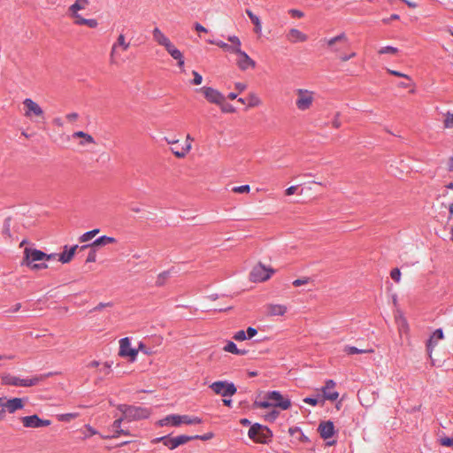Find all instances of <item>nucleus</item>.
<instances>
[{
  "instance_id": "f257e3e1",
  "label": "nucleus",
  "mask_w": 453,
  "mask_h": 453,
  "mask_svg": "<svg viewBox=\"0 0 453 453\" xmlns=\"http://www.w3.org/2000/svg\"><path fill=\"white\" fill-rule=\"evenodd\" d=\"M153 40L160 46L164 47L168 54L177 61L178 66L182 69L184 67V57L180 50L171 42L158 27L152 30Z\"/></svg>"
},
{
  "instance_id": "f03ea898",
  "label": "nucleus",
  "mask_w": 453,
  "mask_h": 453,
  "mask_svg": "<svg viewBox=\"0 0 453 453\" xmlns=\"http://www.w3.org/2000/svg\"><path fill=\"white\" fill-rule=\"evenodd\" d=\"M27 402V398L20 397H0V421L5 419L6 413L13 414L22 410Z\"/></svg>"
},
{
  "instance_id": "7ed1b4c3",
  "label": "nucleus",
  "mask_w": 453,
  "mask_h": 453,
  "mask_svg": "<svg viewBox=\"0 0 453 453\" xmlns=\"http://www.w3.org/2000/svg\"><path fill=\"white\" fill-rule=\"evenodd\" d=\"M117 409L123 415V418L128 422L148 418L151 414L149 409L141 406L119 404Z\"/></svg>"
},
{
  "instance_id": "20e7f679",
  "label": "nucleus",
  "mask_w": 453,
  "mask_h": 453,
  "mask_svg": "<svg viewBox=\"0 0 453 453\" xmlns=\"http://www.w3.org/2000/svg\"><path fill=\"white\" fill-rule=\"evenodd\" d=\"M49 374H41L29 379H20L9 373L1 376L2 384L15 387H33L44 380Z\"/></svg>"
},
{
  "instance_id": "39448f33",
  "label": "nucleus",
  "mask_w": 453,
  "mask_h": 453,
  "mask_svg": "<svg viewBox=\"0 0 453 453\" xmlns=\"http://www.w3.org/2000/svg\"><path fill=\"white\" fill-rule=\"evenodd\" d=\"M202 422H203V420L199 417L171 414V415H168L165 418L158 420L157 422V425L158 426H169V425L172 426H179L181 424L196 425V424H201Z\"/></svg>"
},
{
  "instance_id": "423d86ee",
  "label": "nucleus",
  "mask_w": 453,
  "mask_h": 453,
  "mask_svg": "<svg viewBox=\"0 0 453 453\" xmlns=\"http://www.w3.org/2000/svg\"><path fill=\"white\" fill-rule=\"evenodd\" d=\"M25 264L33 270L46 269L48 265L44 263L36 264L35 262L45 261L46 253L31 248H26L24 250Z\"/></svg>"
},
{
  "instance_id": "0eeeda50",
  "label": "nucleus",
  "mask_w": 453,
  "mask_h": 453,
  "mask_svg": "<svg viewBox=\"0 0 453 453\" xmlns=\"http://www.w3.org/2000/svg\"><path fill=\"white\" fill-rule=\"evenodd\" d=\"M24 116L32 121H43L45 114L42 108L33 99L26 98L23 101Z\"/></svg>"
},
{
  "instance_id": "6e6552de",
  "label": "nucleus",
  "mask_w": 453,
  "mask_h": 453,
  "mask_svg": "<svg viewBox=\"0 0 453 453\" xmlns=\"http://www.w3.org/2000/svg\"><path fill=\"white\" fill-rule=\"evenodd\" d=\"M248 435L255 442L265 444L271 441L273 433L267 426L256 423L250 426Z\"/></svg>"
},
{
  "instance_id": "1a4fd4ad",
  "label": "nucleus",
  "mask_w": 453,
  "mask_h": 453,
  "mask_svg": "<svg viewBox=\"0 0 453 453\" xmlns=\"http://www.w3.org/2000/svg\"><path fill=\"white\" fill-rule=\"evenodd\" d=\"M295 94L296 96V106L299 111H308L312 107L315 100L314 91L304 88H297L295 91Z\"/></svg>"
},
{
  "instance_id": "9d476101",
  "label": "nucleus",
  "mask_w": 453,
  "mask_h": 453,
  "mask_svg": "<svg viewBox=\"0 0 453 453\" xmlns=\"http://www.w3.org/2000/svg\"><path fill=\"white\" fill-rule=\"evenodd\" d=\"M228 42L231 44L226 43L223 41L208 40L210 44L217 45L225 51L238 55L242 50V42L239 37L236 35H230L227 37Z\"/></svg>"
},
{
  "instance_id": "9b49d317",
  "label": "nucleus",
  "mask_w": 453,
  "mask_h": 453,
  "mask_svg": "<svg viewBox=\"0 0 453 453\" xmlns=\"http://www.w3.org/2000/svg\"><path fill=\"white\" fill-rule=\"evenodd\" d=\"M349 39L346 34L341 33L340 35L331 38H323L320 42L331 52L339 53L342 50L341 44L347 43Z\"/></svg>"
},
{
  "instance_id": "f8f14e48",
  "label": "nucleus",
  "mask_w": 453,
  "mask_h": 453,
  "mask_svg": "<svg viewBox=\"0 0 453 453\" xmlns=\"http://www.w3.org/2000/svg\"><path fill=\"white\" fill-rule=\"evenodd\" d=\"M265 398L271 401L273 407H278L284 411L289 409L291 406V401L284 397L279 391L267 392Z\"/></svg>"
},
{
  "instance_id": "ddd939ff",
  "label": "nucleus",
  "mask_w": 453,
  "mask_h": 453,
  "mask_svg": "<svg viewBox=\"0 0 453 453\" xmlns=\"http://www.w3.org/2000/svg\"><path fill=\"white\" fill-rule=\"evenodd\" d=\"M273 273V270L266 268L262 264H257L252 268L250 274V279L254 282L265 281L271 277Z\"/></svg>"
},
{
  "instance_id": "4468645a",
  "label": "nucleus",
  "mask_w": 453,
  "mask_h": 453,
  "mask_svg": "<svg viewBox=\"0 0 453 453\" xmlns=\"http://www.w3.org/2000/svg\"><path fill=\"white\" fill-rule=\"evenodd\" d=\"M198 91L211 104L218 105L220 104L222 101L226 100L225 96L221 92L211 87H202Z\"/></svg>"
},
{
  "instance_id": "2eb2a0df",
  "label": "nucleus",
  "mask_w": 453,
  "mask_h": 453,
  "mask_svg": "<svg viewBox=\"0 0 453 453\" xmlns=\"http://www.w3.org/2000/svg\"><path fill=\"white\" fill-rule=\"evenodd\" d=\"M20 421L26 428H39L49 426L51 424L50 419H42L38 415L24 416L20 418Z\"/></svg>"
},
{
  "instance_id": "dca6fc26",
  "label": "nucleus",
  "mask_w": 453,
  "mask_h": 453,
  "mask_svg": "<svg viewBox=\"0 0 453 453\" xmlns=\"http://www.w3.org/2000/svg\"><path fill=\"white\" fill-rule=\"evenodd\" d=\"M210 388L217 395L223 396H232L236 393V388L233 383H227L226 381H215Z\"/></svg>"
},
{
  "instance_id": "f3484780",
  "label": "nucleus",
  "mask_w": 453,
  "mask_h": 453,
  "mask_svg": "<svg viewBox=\"0 0 453 453\" xmlns=\"http://www.w3.org/2000/svg\"><path fill=\"white\" fill-rule=\"evenodd\" d=\"M130 43L126 41V37L123 34H120L117 41L112 44L110 51V62L111 64L116 63V58L119 53V49H120L122 51H126L129 49Z\"/></svg>"
},
{
  "instance_id": "a211bd4d",
  "label": "nucleus",
  "mask_w": 453,
  "mask_h": 453,
  "mask_svg": "<svg viewBox=\"0 0 453 453\" xmlns=\"http://www.w3.org/2000/svg\"><path fill=\"white\" fill-rule=\"evenodd\" d=\"M138 350L131 348L130 341L127 337L122 338L119 341V355L123 357H129L131 361L136 359Z\"/></svg>"
},
{
  "instance_id": "6ab92c4d",
  "label": "nucleus",
  "mask_w": 453,
  "mask_h": 453,
  "mask_svg": "<svg viewBox=\"0 0 453 453\" xmlns=\"http://www.w3.org/2000/svg\"><path fill=\"white\" fill-rule=\"evenodd\" d=\"M236 65L242 71L248 69H254L256 62L243 50H241L237 55Z\"/></svg>"
},
{
  "instance_id": "aec40b11",
  "label": "nucleus",
  "mask_w": 453,
  "mask_h": 453,
  "mask_svg": "<svg viewBox=\"0 0 453 453\" xmlns=\"http://www.w3.org/2000/svg\"><path fill=\"white\" fill-rule=\"evenodd\" d=\"M68 15L71 19H73L75 25H83L90 28H96L98 26V22L96 19H84L79 12H68Z\"/></svg>"
},
{
  "instance_id": "412c9836",
  "label": "nucleus",
  "mask_w": 453,
  "mask_h": 453,
  "mask_svg": "<svg viewBox=\"0 0 453 453\" xmlns=\"http://www.w3.org/2000/svg\"><path fill=\"white\" fill-rule=\"evenodd\" d=\"M286 39L290 43L305 42L308 35L297 28H290L286 34Z\"/></svg>"
},
{
  "instance_id": "4be33fe9",
  "label": "nucleus",
  "mask_w": 453,
  "mask_h": 453,
  "mask_svg": "<svg viewBox=\"0 0 453 453\" xmlns=\"http://www.w3.org/2000/svg\"><path fill=\"white\" fill-rule=\"evenodd\" d=\"M193 138L190 134L186 135V139L184 141V144L180 147V150H175L174 148H171L172 153L178 158H184L192 149V142Z\"/></svg>"
},
{
  "instance_id": "5701e85b",
  "label": "nucleus",
  "mask_w": 453,
  "mask_h": 453,
  "mask_svg": "<svg viewBox=\"0 0 453 453\" xmlns=\"http://www.w3.org/2000/svg\"><path fill=\"white\" fill-rule=\"evenodd\" d=\"M335 382L332 380L326 381L325 386L322 388L323 397L326 400L335 401L339 397V393L334 390Z\"/></svg>"
},
{
  "instance_id": "b1692460",
  "label": "nucleus",
  "mask_w": 453,
  "mask_h": 453,
  "mask_svg": "<svg viewBox=\"0 0 453 453\" xmlns=\"http://www.w3.org/2000/svg\"><path fill=\"white\" fill-rule=\"evenodd\" d=\"M320 436L326 440L331 438L334 434V426L332 421L321 422L318 428Z\"/></svg>"
},
{
  "instance_id": "393cba45",
  "label": "nucleus",
  "mask_w": 453,
  "mask_h": 453,
  "mask_svg": "<svg viewBox=\"0 0 453 453\" xmlns=\"http://www.w3.org/2000/svg\"><path fill=\"white\" fill-rule=\"evenodd\" d=\"M73 139L79 138L81 139L79 142V145L81 147H85L88 144H96V141L93 136L83 131H76L72 134Z\"/></svg>"
},
{
  "instance_id": "a878e982",
  "label": "nucleus",
  "mask_w": 453,
  "mask_h": 453,
  "mask_svg": "<svg viewBox=\"0 0 453 453\" xmlns=\"http://www.w3.org/2000/svg\"><path fill=\"white\" fill-rule=\"evenodd\" d=\"M116 242H117V240L114 237L103 235V236L96 239L91 244L83 246L82 249H85L87 247L96 248V247H99V246L113 244Z\"/></svg>"
},
{
  "instance_id": "bb28decb",
  "label": "nucleus",
  "mask_w": 453,
  "mask_h": 453,
  "mask_svg": "<svg viewBox=\"0 0 453 453\" xmlns=\"http://www.w3.org/2000/svg\"><path fill=\"white\" fill-rule=\"evenodd\" d=\"M443 332L441 329H436L433 334L431 335L430 339L427 342L426 347L428 351H432L434 348L437 345L438 342L441 339H443Z\"/></svg>"
},
{
  "instance_id": "cd10ccee",
  "label": "nucleus",
  "mask_w": 453,
  "mask_h": 453,
  "mask_svg": "<svg viewBox=\"0 0 453 453\" xmlns=\"http://www.w3.org/2000/svg\"><path fill=\"white\" fill-rule=\"evenodd\" d=\"M123 420H126L125 418H123V415L117 418L111 425V428H112V431L114 432V434L111 435L112 438H118L120 434H124V435H129V432L127 431V430H123L121 429V423Z\"/></svg>"
},
{
  "instance_id": "c85d7f7f",
  "label": "nucleus",
  "mask_w": 453,
  "mask_h": 453,
  "mask_svg": "<svg viewBox=\"0 0 453 453\" xmlns=\"http://www.w3.org/2000/svg\"><path fill=\"white\" fill-rule=\"evenodd\" d=\"M266 310L270 316H282L287 312L288 308L283 304H268Z\"/></svg>"
},
{
  "instance_id": "c756f323",
  "label": "nucleus",
  "mask_w": 453,
  "mask_h": 453,
  "mask_svg": "<svg viewBox=\"0 0 453 453\" xmlns=\"http://www.w3.org/2000/svg\"><path fill=\"white\" fill-rule=\"evenodd\" d=\"M77 248L78 246L74 245L69 250H65L63 253L59 254L58 260L63 264L69 263L73 259Z\"/></svg>"
},
{
  "instance_id": "7c9ffc66",
  "label": "nucleus",
  "mask_w": 453,
  "mask_h": 453,
  "mask_svg": "<svg viewBox=\"0 0 453 453\" xmlns=\"http://www.w3.org/2000/svg\"><path fill=\"white\" fill-rule=\"evenodd\" d=\"M223 350L226 352H229L235 355L243 356L248 353L246 349H240L237 348L236 344L233 342H228L226 345L223 348Z\"/></svg>"
},
{
  "instance_id": "2f4dec72",
  "label": "nucleus",
  "mask_w": 453,
  "mask_h": 453,
  "mask_svg": "<svg viewBox=\"0 0 453 453\" xmlns=\"http://www.w3.org/2000/svg\"><path fill=\"white\" fill-rule=\"evenodd\" d=\"M396 324L398 326L399 331L402 332H407L409 329L408 323L406 319L403 317V315L401 312H397L395 316Z\"/></svg>"
},
{
  "instance_id": "473e14b6",
  "label": "nucleus",
  "mask_w": 453,
  "mask_h": 453,
  "mask_svg": "<svg viewBox=\"0 0 453 453\" xmlns=\"http://www.w3.org/2000/svg\"><path fill=\"white\" fill-rule=\"evenodd\" d=\"M88 4V0H76L68 8V12H79L81 10H84Z\"/></svg>"
},
{
  "instance_id": "72a5a7b5",
  "label": "nucleus",
  "mask_w": 453,
  "mask_h": 453,
  "mask_svg": "<svg viewBox=\"0 0 453 453\" xmlns=\"http://www.w3.org/2000/svg\"><path fill=\"white\" fill-rule=\"evenodd\" d=\"M247 100L248 106L250 108L257 107L262 104L261 98L255 92H250Z\"/></svg>"
},
{
  "instance_id": "f704fd0d",
  "label": "nucleus",
  "mask_w": 453,
  "mask_h": 453,
  "mask_svg": "<svg viewBox=\"0 0 453 453\" xmlns=\"http://www.w3.org/2000/svg\"><path fill=\"white\" fill-rule=\"evenodd\" d=\"M246 13L249 16V18L250 19L251 22L255 25V32L257 34H260L262 26H261V21H260L259 18L250 10H246Z\"/></svg>"
},
{
  "instance_id": "c9c22d12",
  "label": "nucleus",
  "mask_w": 453,
  "mask_h": 453,
  "mask_svg": "<svg viewBox=\"0 0 453 453\" xmlns=\"http://www.w3.org/2000/svg\"><path fill=\"white\" fill-rule=\"evenodd\" d=\"M343 350L348 355L373 352L372 349H357V348L352 347V346H345Z\"/></svg>"
},
{
  "instance_id": "e433bc0d",
  "label": "nucleus",
  "mask_w": 453,
  "mask_h": 453,
  "mask_svg": "<svg viewBox=\"0 0 453 453\" xmlns=\"http://www.w3.org/2000/svg\"><path fill=\"white\" fill-rule=\"evenodd\" d=\"M98 233H99L98 228L86 232L80 237V242H87L90 241L92 238H94Z\"/></svg>"
},
{
  "instance_id": "4c0bfd02",
  "label": "nucleus",
  "mask_w": 453,
  "mask_h": 453,
  "mask_svg": "<svg viewBox=\"0 0 453 453\" xmlns=\"http://www.w3.org/2000/svg\"><path fill=\"white\" fill-rule=\"evenodd\" d=\"M79 417V413L72 412V413H65L58 415V419L59 421L70 422L71 420Z\"/></svg>"
},
{
  "instance_id": "58836bf2",
  "label": "nucleus",
  "mask_w": 453,
  "mask_h": 453,
  "mask_svg": "<svg viewBox=\"0 0 453 453\" xmlns=\"http://www.w3.org/2000/svg\"><path fill=\"white\" fill-rule=\"evenodd\" d=\"M443 126L445 128L453 127V112H447L443 120Z\"/></svg>"
},
{
  "instance_id": "ea45409f",
  "label": "nucleus",
  "mask_w": 453,
  "mask_h": 453,
  "mask_svg": "<svg viewBox=\"0 0 453 453\" xmlns=\"http://www.w3.org/2000/svg\"><path fill=\"white\" fill-rule=\"evenodd\" d=\"M218 105L220 107L221 111L224 113H233L235 111V109L234 108V106H232L229 104H226V100L222 101V103Z\"/></svg>"
},
{
  "instance_id": "a19ab883",
  "label": "nucleus",
  "mask_w": 453,
  "mask_h": 453,
  "mask_svg": "<svg viewBox=\"0 0 453 453\" xmlns=\"http://www.w3.org/2000/svg\"><path fill=\"white\" fill-rule=\"evenodd\" d=\"M174 439H175V442L178 447L180 445H182V444H185V443L190 441L191 440H194L193 436H188V435H179L177 437H174Z\"/></svg>"
},
{
  "instance_id": "79ce46f5",
  "label": "nucleus",
  "mask_w": 453,
  "mask_h": 453,
  "mask_svg": "<svg viewBox=\"0 0 453 453\" xmlns=\"http://www.w3.org/2000/svg\"><path fill=\"white\" fill-rule=\"evenodd\" d=\"M398 52V49L393 46H385L379 50V54H396Z\"/></svg>"
},
{
  "instance_id": "37998d69",
  "label": "nucleus",
  "mask_w": 453,
  "mask_h": 453,
  "mask_svg": "<svg viewBox=\"0 0 453 453\" xmlns=\"http://www.w3.org/2000/svg\"><path fill=\"white\" fill-rule=\"evenodd\" d=\"M169 276H170V273L167 271L159 273L157 276V279L156 280V284L157 286H162L165 283V281L168 279Z\"/></svg>"
},
{
  "instance_id": "c03bdc74",
  "label": "nucleus",
  "mask_w": 453,
  "mask_h": 453,
  "mask_svg": "<svg viewBox=\"0 0 453 453\" xmlns=\"http://www.w3.org/2000/svg\"><path fill=\"white\" fill-rule=\"evenodd\" d=\"M233 339H234L237 342H242V341L248 340L246 331H244V330L237 331L233 335Z\"/></svg>"
},
{
  "instance_id": "a18cd8bd",
  "label": "nucleus",
  "mask_w": 453,
  "mask_h": 453,
  "mask_svg": "<svg viewBox=\"0 0 453 453\" xmlns=\"http://www.w3.org/2000/svg\"><path fill=\"white\" fill-rule=\"evenodd\" d=\"M254 406L257 408L266 409L272 406L271 401L265 398L264 401H255Z\"/></svg>"
},
{
  "instance_id": "49530a36",
  "label": "nucleus",
  "mask_w": 453,
  "mask_h": 453,
  "mask_svg": "<svg viewBox=\"0 0 453 453\" xmlns=\"http://www.w3.org/2000/svg\"><path fill=\"white\" fill-rule=\"evenodd\" d=\"M250 191V185L238 186V187H234L233 188V192L237 193V194L249 193Z\"/></svg>"
},
{
  "instance_id": "de8ad7c7",
  "label": "nucleus",
  "mask_w": 453,
  "mask_h": 453,
  "mask_svg": "<svg viewBox=\"0 0 453 453\" xmlns=\"http://www.w3.org/2000/svg\"><path fill=\"white\" fill-rule=\"evenodd\" d=\"M164 445L168 447L170 449H176L178 447L176 442H175V439L174 438H170L168 436H165V440Z\"/></svg>"
},
{
  "instance_id": "09e8293b",
  "label": "nucleus",
  "mask_w": 453,
  "mask_h": 453,
  "mask_svg": "<svg viewBox=\"0 0 453 453\" xmlns=\"http://www.w3.org/2000/svg\"><path fill=\"white\" fill-rule=\"evenodd\" d=\"M390 276L395 282H400L401 272L398 268H394L390 273Z\"/></svg>"
},
{
  "instance_id": "8fccbe9b",
  "label": "nucleus",
  "mask_w": 453,
  "mask_h": 453,
  "mask_svg": "<svg viewBox=\"0 0 453 453\" xmlns=\"http://www.w3.org/2000/svg\"><path fill=\"white\" fill-rule=\"evenodd\" d=\"M356 55H357V54H356V52H355V51H352V52H350L349 54H341V55H339V57H338V58H339L340 61H342V62H347V61H349V59H351V58H355V57H356Z\"/></svg>"
},
{
  "instance_id": "3c124183",
  "label": "nucleus",
  "mask_w": 453,
  "mask_h": 453,
  "mask_svg": "<svg viewBox=\"0 0 453 453\" xmlns=\"http://www.w3.org/2000/svg\"><path fill=\"white\" fill-rule=\"evenodd\" d=\"M214 436L213 433L210 432V433H207L203 435H195L193 436L194 440H202V441H208V440H211L212 439Z\"/></svg>"
},
{
  "instance_id": "603ef678",
  "label": "nucleus",
  "mask_w": 453,
  "mask_h": 453,
  "mask_svg": "<svg viewBox=\"0 0 453 453\" xmlns=\"http://www.w3.org/2000/svg\"><path fill=\"white\" fill-rule=\"evenodd\" d=\"M332 125L335 129H338L342 126V122L340 120V112H336L334 118L332 121Z\"/></svg>"
},
{
  "instance_id": "864d4df0",
  "label": "nucleus",
  "mask_w": 453,
  "mask_h": 453,
  "mask_svg": "<svg viewBox=\"0 0 453 453\" xmlns=\"http://www.w3.org/2000/svg\"><path fill=\"white\" fill-rule=\"evenodd\" d=\"M288 13L294 17V18H298V19H301L304 16V13L302 12V11H299L297 9H290L288 11Z\"/></svg>"
},
{
  "instance_id": "5fc2aeb1",
  "label": "nucleus",
  "mask_w": 453,
  "mask_h": 453,
  "mask_svg": "<svg viewBox=\"0 0 453 453\" xmlns=\"http://www.w3.org/2000/svg\"><path fill=\"white\" fill-rule=\"evenodd\" d=\"M278 416H279V411H273L270 413L266 414L265 416V420H267V421H274L278 418Z\"/></svg>"
},
{
  "instance_id": "6e6d98bb",
  "label": "nucleus",
  "mask_w": 453,
  "mask_h": 453,
  "mask_svg": "<svg viewBox=\"0 0 453 453\" xmlns=\"http://www.w3.org/2000/svg\"><path fill=\"white\" fill-rule=\"evenodd\" d=\"M192 74L194 75L193 83L195 85H200L203 81V77L196 71H193Z\"/></svg>"
},
{
  "instance_id": "4d7b16f0",
  "label": "nucleus",
  "mask_w": 453,
  "mask_h": 453,
  "mask_svg": "<svg viewBox=\"0 0 453 453\" xmlns=\"http://www.w3.org/2000/svg\"><path fill=\"white\" fill-rule=\"evenodd\" d=\"M65 119L69 122L73 123V122L78 120L79 114L77 112H71V113H68V114L65 115Z\"/></svg>"
},
{
  "instance_id": "13d9d810",
  "label": "nucleus",
  "mask_w": 453,
  "mask_h": 453,
  "mask_svg": "<svg viewBox=\"0 0 453 453\" xmlns=\"http://www.w3.org/2000/svg\"><path fill=\"white\" fill-rule=\"evenodd\" d=\"M388 72L392 74V75H395V76H397V77H401V78H405L407 80H411V77L408 75V74H405V73H400L398 71H395V70H390V69H388Z\"/></svg>"
},
{
  "instance_id": "bf43d9fd",
  "label": "nucleus",
  "mask_w": 453,
  "mask_h": 453,
  "mask_svg": "<svg viewBox=\"0 0 453 453\" xmlns=\"http://www.w3.org/2000/svg\"><path fill=\"white\" fill-rule=\"evenodd\" d=\"M257 334V330L254 327L249 326L246 330V334L248 339H251L256 336Z\"/></svg>"
},
{
  "instance_id": "052dcab7",
  "label": "nucleus",
  "mask_w": 453,
  "mask_h": 453,
  "mask_svg": "<svg viewBox=\"0 0 453 453\" xmlns=\"http://www.w3.org/2000/svg\"><path fill=\"white\" fill-rule=\"evenodd\" d=\"M309 281H310V279H309V278L297 279V280H295L293 281V285H294L295 287H299V286H301V285L307 284Z\"/></svg>"
},
{
  "instance_id": "680f3d73",
  "label": "nucleus",
  "mask_w": 453,
  "mask_h": 453,
  "mask_svg": "<svg viewBox=\"0 0 453 453\" xmlns=\"http://www.w3.org/2000/svg\"><path fill=\"white\" fill-rule=\"evenodd\" d=\"M441 444L446 447H453V438H441Z\"/></svg>"
},
{
  "instance_id": "e2e57ef3",
  "label": "nucleus",
  "mask_w": 453,
  "mask_h": 453,
  "mask_svg": "<svg viewBox=\"0 0 453 453\" xmlns=\"http://www.w3.org/2000/svg\"><path fill=\"white\" fill-rule=\"evenodd\" d=\"M99 372L104 373V375H107L111 372V365L109 363H104L103 366L99 369Z\"/></svg>"
},
{
  "instance_id": "0e129e2a",
  "label": "nucleus",
  "mask_w": 453,
  "mask_h": 453,
  "mask_svg": "<svg viewBox=\"0 0 453 453\" xmlns=\"http://www.w3.org/2000/svg\"><path fill=\"white\" fill-rule=\"evenodd\" d=\"M96 260V254L95 250H92L88 253L86 262L87 263H93Z\"/></svg>"
},
{
  "instance_id": "69168bd1",
  "label": "nucleus",
  "mask_w": 453,
  "mask_h": 453,
  "mask_svg": "<svg viewBox=\"0 0 453 453\" xmlns=\"http://www.w3.org/2000/svg\"><path fill=\"white\" fill-rule=\"evenodd\" d=\"M234 87L239 92H242L247 88V84L243 82H236Z\"/></svg>"
},
{
  "instance_id": "338daca9",
  "label": "nucleus",
  "mask_w": 453,
  "mask_h": 453,
  "mask_svg": "<svg viewBox=\"0 0 453 453\" xmlns=\"http://www.w3.org/2000/svg\"><path fill=\"white\" fill-rule=\"evenodd\" d=\"M194 27H195L196 31H197L199 33H207L208 32L207 28L199 23H196Z\"/></svg>"
},
{
  "instance_id": "774afa93",
  "label": "nucleus",
  "mask_w": 453,
  "mask_h": 453,
  "mask_svg": "<svg viewBox=\"0 0 453 453\" xmlns=\"http://www.w3.org/2000/svg\"><path fill=\"white\" fill-rule=\"evenodd\" d=\"M297 190V186H291L285 190L286 196H292Z\"/></svg>"
}]
</instances>
